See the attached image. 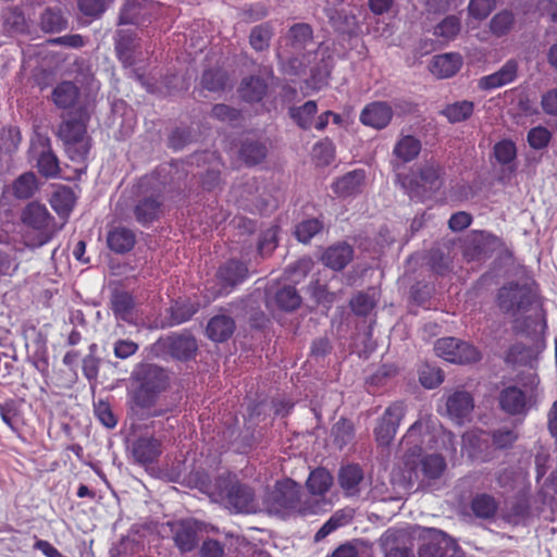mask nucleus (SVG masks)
<instances>
[{
  "label": "nucleus",
  "instance_id": "6e6d98bb",
  "mask_svg": "<svg viewBox=\"0 0 557 557\" xmlns=\"http://www.w3.org/2000/svg\"><path fill=\"white\" fill-rule=\"evenodd\" d=\"M267 154L265 146L257 141H245L240 148L242 161L247 165H256L264 161Z\"/></svg>",
  "mask_w": 557,
  "mask_h": 557
},
{
  "label": "nucleus",
  "instance_id": "b1692460",
  "mask_svg": "<svg viewBox=\"0 0 557 557\" xmlns=\"http://www.w3.org/2000/svg\"><path fill=\"white\" fill-rule=\"evenodd\" d=\"M38 145H40L41 150L39 152L36 151V147L34 146L30 149L33 154L37 153L35 160H37V170L41 176L46 178H54L59 175V161L58 157L51 151L50 143L48 138H40L38 140Z\"/></svg>",
  "mask_w": 557,
  "mask_h": 557
},
{
  "label": "nucleus",
  "instance_id": "7c9ffc66",
  "mask_svg": "<svg viewBox=\"0 0 557 557\" xmlns=\"http://www.w3.org/2000/svg\"><path fill=\"white\" fill-rule=\"evenodd\" d=\"M111 310L115 319L131 323L134 318V298L131 293L116 290L111 296Z\"/></svg>",
  "mask_w": 557,
  "mask_h": 557
},
{
  "label": "nucleus",
  "instance_id": "9b49d317",
  "mask_svg": "<svg viewBox=\"0 0 557 557\" xmlns=\"http://www.w3.org/2000/svg\"><path fill=\"white\" fill-rule=\"evenodd\" d=\"M239 206L252 214H267L276 209V202L272 196L258 185L257 180L251 178L242 186Z\"/></svg>",
  "mask_w": 557,
  "mask_h": 557
},
{
  "label": "nucleus",
  "instance_id": "c756f323",
  "mask_svg": "<svg viewBox=\"0 0 557 557\" xmlns=\"http://www.w3.org/2000/svg\"><path fill=\"white\" fill-rule=\"evenodd\" d=\"M267 83L261 76H249L242 79L239 86L240 99L248 103H257L264 99Z\"/></svg>",
  "mask_w": 557,
  "mask_h": 557
},
{
  "label": "nucleus",
  "instance_id": "bb28decb",
  "mask_svg": "<svg viewBox=\"0 0 557 557\" xmlns=\"http://www.w3.org/2000/svg\"><path fill=\"white\" fill-rule=\"evenodd\" d=\"M363 182L364 172L362 169H357L335 180V182L332 183V191H334L338 198H348L362 190Z\"/></svg>",
  "mask_w": 557,
  "mask_h": 557
},
{
  "label": "nucleus",
  "instance_id": "6ab92c4d",
  "mask_svg": "<svg viewBox=\"0 0 557 557\" xmlns=\"http://www.w3.org/2000/svg\"><path fill=\"white\" fill-rule=\"evenodd\" d=\"M392 120V109L388 103L384 101H373L363 107L361 114H359V122L364 126L374 129H383L389 125Z\"/></svg>",
  "mask_w": 557,
  "mask_h": 557
},
{
  "label": "nucleus",
  "instance_id": "ddd939ff",
  "mask_svg": "<svg viewBox=\"0 0 557 557\" xmlns=\"http://www.w3.org/2000/svg\"><path fill=\"white\" fill-rule=\"evenodd\" d=\"M403 417V403L397 401L386 407L382 418L379 419L376 428H374V438H376L379 446L386 447L391 444L397 434L398 425Z\"/></svg>",
  "mask_w": 557,
  "mask_h": 557
},
{
  "label": "nucleus",
  "instance_id": "052dcab7",
  "mask_svg": "<svg viewBox=\"0 0 557 557\" xmlns=\"http://www.w3.org/2000/svg\"><path fill=\"white\" fill-rule=\"evenodd\" d=\"M519 435L512 429L507 426L499 428L491 432L492 445L497 449H510Z\"/></svg>",
  "mask_w": 557,
  "mask_h": 557
},
{
  "label": "nucleus",
  "instance_id": "2f4dec72",
  "mask_svg": "<svg viewBox=\"0 0 557 557\" xmlns=\"http://www.w3.org/2000/svg\"><path fill=\"white\" fill-rule=\"evenodd\" d=\"M50 206L57 214L61 218H67L70 212L73 211L75 203V195L73 188L67 185H60L54 189L50 196Z\"/></svg>",
  "mask_w": 557,
  "mask_h": 557
},
{
  "label": "nucleus",
  "instance_id": "c9c22d12",
  "mask_svg": "<svg viewBox=\"0 0 557 557\" xmlns=\"http://www.w3.org/2000/svg\"><path fill=\"white\" fill-rule=\"evenodd\" d=\"M421 152V140L413 135H401L394 145L393 154L401 163H409L416 160Z\"/></svg>",
  "mask_w": 557,
  "mask_h": 557
},
{
  "label": "nucleus",
  "instance_id": "5701e85b",
  "mask_svg": "<svg viewBox=\"0 0 557 557\" xmlns=\"http://www.w3.org/2000/svg\"><path fill=\"white\" fill-rule=\"evenodd\" d=\"M138 50L139 42L137 41L136 33L123 29L116 32L115 53L124 67L134 65V55Z\"/></svg>",
  "mask_w": 557,
  "mask_h": 557
},
{
  "label": "nucleus",
  "instance_id": "2eb2a0df",
  "mask_svg": "<svg viewBox=\"0 0 557 557\" xmlns=\"http://www.w3.org/2000/svg\"><path fill=\"white\" fill-rule=\"evenodd\" d=\"M465 555L456 540L440 532L421 545L418 557H458Z\"/></svg>",
  "mask_w": 557,
  "mask_h": 557
},
{
  "label": "nucleus",
  "instance_id": "39448f33",
  "mask_svg": "<svg viewBox=\"0 0 557 557\" xmlns=\"http://www.w3.org/2000/svg\"><path fill=\"white\" fill-rule=\"evenodd\" d=\"M273 500L280 508L296 511L302 516L327 511V507L331 506V503L325 499H312L311 497L302 499L300 487L294 482L278 486Z\"/></svg>",
  "mask_w": 557,
  "mask_h": 557
},
{
  "label": "nucleus",
  "instance_id": "393cba45",
  "mask_svg": "<svg viewBox=\"0 0 557 557\" xmlns=\"http://www.w3.org/2000/svg\"><path fill=\"white\" fill-rule=\"evenodd\" d=\"M461 65V55L457 52H448L433 57L432 62H430V72L437 78L445 79L456 75Z\"/></svg>",
  "mask_w": 557,
  "mask_h": 557
},
{
  "label": "nucleus",
  "instance_id": "e2e57ef3",
  "mask_svg": "<svg viewBox=\"0 0 557 557\" xmlns=\"http://www.w3.org/2000/svg\"><path fill=\"white\" fill-rule=\"evenodd\" d=\"M550 132L544 126H534L527 135L528 145L535 150L545 149L550 143Z\"/></svg>",
  "mask_w": 557,
  "mask_h": 557
},
{
  "label": "nucleus",
  "instance_id": "412c9836",
  "mask_svg": "<svg viewBox=\"0 0 557 557\" xmlns=\"http://www.w3.org/2000/svg\"><path fill=\"white\" fill-rule=\"evenodd\" d=\"M445 407H447L449 418L461 424L469 419L473 410V397L469 392L455 391L447 397Z\"/></svg>",
  "mask_w": 557,
  "mask_h": 557
},
{
  "label": "nucleus",
  "instance_id": "09e8293b",
  "mask_svg": "<svg viewBox=\"0 0 557 557\" xmlns=\"http://www.w3.org/2000/svg\"><path fill=\"white\" fill-rule=\"evenodd\" d=\"M324 224L323 220L320 218H311L300 221V223L295 226L296 240L308 244L312 240V237L323 232Z\"/></svg>",
  "mask_w": 557,
  "mask_h": 557
},
{
  "label": "nucleus",
  "instance_id": "ea45409f",
  "mask_svg": "<svg viewBox=\"0 0 557 557\" xmlns=\"http://www.w3.org/2000/svg\"><path fill=\"white\" fill-rule=\"evenodd\" d=\"M69 22L60 8H46L40 15V28L48 34H54L65 30Z\"/></svg>",
  "mask_w": 557,
  "mask_h": 557
},
{
  "label": "nucleus",
  "instance_id": "473e14b6",
  "mask_svg": "<svg viewBox=\"0 0 557 557\" xmlns=\"http://www.w3.org/2000/svg\"><path fill=\"white\" fill-rule=\"evenodd\" d=\"M172 540H174L175 547L178 548V552L182 554L190 553L196 548V545H198V531L191 523L181 522L177 524V528H175Z\"/></svg>",
  "mask_w": 557,
  "mask_h": 557
},
{
  "label": "nucleus",
  "instance_id": "e433bc0d",
  "mask_svg": "<svg viewBox=\"0 0 557 557\" xmlns=\"http://www.w3.org/2000/svg\"><path fill=\"white\" fill-rule=\"evenodd\" d=\"M307 488L310 492L311 497H320L324 499L325 493H327L333 485V476L330 471L318 468L311 471L307 479Z\"/></svg>",
  "mask_w": 557,
  "mask_h": 557
},
{
  "label": "nucleus",
  "instance_id": "4468645a",
  "mask_svg": "<svg viewBox=\"0 0 557 557\" xmlns=\"http://www.w3.org/2000/svg\"><path fill=\"white\" fill-rule=\"evenodd\" d=\"M154 13L152 0H126L120 11L119 24L143 26L151 23Z\"/></svg>",
  "mask_w": 557,
  "mask_h": 557
},
{
  "label": "nucleus",
  "instance_id": "a19ab883",
  "mask_svg": "<svg viewBox=\"0 0 557 557\" xmlns=\"http://www.w3.org/2000/svg\"><path fill=\"white\" fill-rule=\"evenodd\" d=\"M3 34H23L27 24L23 12L17 8H5L1 13Z\"/></svg>",
  "mask_w": 557,
  "mask_h": 557
},
{
  "label": "nucleus",
  "instance_id": "f03ea898",
  "mask_svg": "<svg viewBox=\"0 0 557 557\" xmlns=\"http://www.w3.org/2000/svg\"><path fill=\"white\" fill-rule=\"evenodd\" d=\"M211 496L239 513H249L255 509V493L252 487L238 481L231 473L221 474L211 485Z\"/></svg>",
  "mask_w": 557,
  "mask_h": 557
},
{
  "label": "nucleus",
  "instance_id": "f704fd0d",
  "mask_svg": "<svg viewBox=\"0 0 557 557\" xmlns=\"http://www.w3.org/2000/svg\"><path fill=\"white\" fill-rule=\"evenodd\" d=\"M425 430L426 425L421 420H417L410 425L400 442V447L406 449L405 455H421Z\"/></svg>",
  "mask_w": 557,
  "mask_h": 557
},
{
  "label": "nucleus",
  "instance_id": "c85d7f7f",
  "mask_svg": "<svg viewBox=\"0 0 557 557\" xmlns=\"http://www.w3.org/2000/svg\"><path fill=\"white\" fill-rule=\"evenodd\" d=\"M235 322L230 315H215L210 318L206 326V335L210 341L224 343L234 334Z\"/></svg>",
  "mask_w": 557,
  "mask_h": 557
},
{
  "label": "nucleus",
  "instance_id": "a878e982",
  "mask_svg": "<svg viewBox=\"0 0 557 557\" xmlns=\"http://www.w3.org/2000/svg\"><path fill=\"white\" fill-rule=\"evenodd\" d=\"M352 260V248L345 242H338L323 251L322 262L327 269L341 271Z\"/></svg>",
  "mask_w": 557,
  "mask_h": 557
},
{
  "label": "nucleus",
  "instance_id": "4be33fe9",
  "mask_svg": "<svg viewBox=\"0 0 557 557\" xmlns=\"http://www.w3.org/2000/svg\"><path fill=\"white\" fill-rule=\"evenodd\" d=\"M216 277L222 287L233 288L249 277V270L245 262L231 259L221 264L220 269H218Z\"/></svg>",
  "mask_w": 557,
  "mask_h": 557
},
{
  "label": "nucleus",
  "instance_id": "3c124183",
  "mask_svg": "<svg viewBox=\"0 0 557 557\" xmlns=\"http://www.w3.org/2000/svg\"><path fill=\"white\" fill-rule=\"evenodd\" d=\"M460 18L455 15H449L445 16V18L436 25L433 35H435L441 44H447L456 39L457 35L460 33Z\"/></svg>",
  "mask_w": 557,
  "mask_h": 557
},
{
  "label": "nucleus",
  "instance_id": "9d476101",
  "mask_svg": "<svg viewBox=\"0 0 557 557\" xmlns=\"http://www.w3.org/2000/svg\"><path fill=\"white\" fill-rule=\"evenodd\" d=\"M198 344L191 334L174 333L164 338H159L154 344L158 356L169 355L171 358L186 362L195 358Z\"/></svg>",
  "mask_w": 557,
  "mask_h": 557
},
{
  "label": "nucleus",
  "instance_id": "69168bd1",
  "mask_svg": "<svg viewBox=\"0 0 557 557\" xmlns=\"http://www.w3.org/2000/svg\"><path fill=\"white\" fill-rule=\"evenodd\" d=\"M211 117L220 122L235 123L242 119V112L235 107L216 103L211 108Z\"/></svg>",
  "mask_w": 557,
  "mask_h": 557
},
{
  "label": "nucleus",
  "instance_id": "0eeeda50",
  "mask_svg": "<svg viewBox=\"0 0 557 557\" xmlns=\"http://www.w3.org/2000/svg\"><path fill=\"white\" fill-rule=\"evenodd\" d=\"M22 222L37 232L33 240L35 247L48 244L54 236V219L44 205L37 202L26 205L22 211Z\"/></svg>",
  "mask_w": 557,
  "mask_h": 557
},
{
  "label": "nucleus",
  "instance_id": "0e129e2a",
  "mask_svg": "<svg viewBox=\"0 0 557 557\" xmlns=\"http://www.w3.org/2000/svg\"><path fill=\"white\" fill-rule=\"evenodd\" d=\"M277 245V226H272L260 234L259 245H257V249H259V253L261 258H265L272 253L274 249H276Z\"/></svg>",
  "mask_w": 557,
  "mask_h": 557
},
{
  "label": "nucleus",
  "instance_id": "a211bd4d",
  "mask_svg": "<svg viewBox=\"0 0 557 557\" xmlns=\"http://www.w3.org/2000/svg\"><path fill=\"white\" fill-rule=\"evenodd\" d=\"M493 236L484 231H474L463 242L461 255L468 262L481 261L487 258Z\"/></svg>",
  "mask_w": 557,
  "mask_h": 557
},
{
  "label": "nucleus",
  "instance_id": "dca6fc26",
  "mask_svg": "<svg viewBox=\"0 0 557 557\" xmlns=\"http://www.w3.org/2000/svg\"><path fill=\"white\" fill-rule=\"evenodd\" d=\"M131 455L136 465L149 467L160 458L161 441L153 436H140L133 441Z\"/></svg>",
  "mask_w": 557,
  "mask_h": 557
},
{
  "label": "nucleus",
  "instance_id": "1a4fd4ad",
  "mask_svg": "<svg viewBox=\"0 0 557 557\" xmlns=\"http://www.w3.org/2000/svg\"><path fill=\"white\" fill-rule=\"evenodd\" d=\"M435 354L437 357L456 364H471L481 359L480 350L474 345L455 337L436 341Z\"/></svg>",
  "mask_w": 557,
  "mask_h": 557
},
{
  "label": "nucleus",
  "instance_id": "aec40b11",
  "mask_svg": "<svg viewBox=\"0 0 557 557\" xmlns=\"http://www.w3.org/2000/svg\"><path fill=\"white\" fill-rule=\"evenodd\" d=\"M519 71V64L515 59H510L499 67L498 71L484 75L479 79L480 90H494L515 82Z\"/></svg>",
  "mask_w": 557,
  "mask_h": 557
},
{
  "label": "nucleus",
  "instance_id": "7ed1b4c3",
  "mask_svg": "<svg viewBox=\"0 0 557 557\" xmlns=\"http://www.w3.org/2000/svg\"><path fill=\"white\" fill-rule=\"evenodd\" d=\"M403 478L409 483L419 482L430 485L431 482L442 478L446 470L445 458L441 454H405L401 458Z\"/></svg>",
  "mask_w": 557,
  "mask_h": 557
},
{
  "label": "nucleus",
  "instance_id": "a18cd8bd",
  "mask_svg": "<svg viewBox=\"0 0 557 557\" xmlns=\"http://www.w3.org/2000/svg\"><path fill=\"white\" fill-rule=\"evenodd\" d=\"M312 27L307 23H296L288 28V40L296 51L305 50L308 45L312 44Z\"/></svg>",
  "mask_w": 557,
  "mask_h": 557
},
{
  "label": "nucleus",
  "instance_id": "cd10ccee",
  "mask_svg": "<svg viewBox=\"0 0 557 557\" xmlns=\"http://www.w3.org/2000/svg\"><path fill=\"white\" fill-rule=\"evenodd\" d=\"M108 248L116 255H124L133 249L136 244L134 232L124 226H115L108 232Z\"/></svg>",
  "mask_w": 557,
  "mask_h": 557
},
{
  "label": "nucleus",
  "instance_id": "79ce46f5",
  "mask_svg": "<svg viewBox=\"0 0 557 557\" xmlns=\"http://www.w3.org/2000/svg\"><path fill=\"white\" fill-rule=\"evenodd\" d=\"M428 264L436 275L444 277L453 271V257L449 251L441 248H433L429 251Z\"/></svg>",
  "mask_w": 557,
  "mask_h": 557
},
{
  "label": "nucleus",
  "instance_id": "f3484780",
  "mask_svg": "<svg viewBox=\"0 0 557 557\" xmlns=\"http://www.w3.org/2000/svg\"><path fill=\"white\" fill-rule=\"evenodd\" d=\"M498 405L507 416H523L528 411L527 394L517 386H506L498 394Z\"/></svg>",
  "mask_w": 557,
  "mask_h": 557
},
{
  "label": "nucleus",
  "instance_id": "423d86ee",
  "mask_svg": "<svg viewBox=\"0 0 557 557\" xmlns=\"http://www.w3.org/2000/svg\"><path fill=\"white\" fill-rule=\"evenodd\" d=\"M535 293L529 284L510 282L496 293V306L499 310L511 315L528 312L534 305Z\"/></svg>",
  "mask_w": 557,
  "mask_h": 557
},
{
  "label": "nucleus",
  "instance_id": "4d7b16f0",
  "mask_svg": "<svg viewBox=\"0 0 557 557\" xmlns=\"http://www.w3.org/2000/svg\"><path fill=\"white\" fill-rule=\"evenodd\" d=\"M512 25H515V14L511 11L503 10L492 16L488 28L492 34L502 37L511 30Z\"/></svg>",
  "mask_w": 557,
  "mask_h": 557
},
{
  "label": "nucleus",
  "instance_id": "338daca9",
  "mask_svg": "<svg viewBox=\"0 0 557 557\" xmlns=\"http://www.w3.org/2000/svg\"><path fill=\"white\" fill-rule=\"evenodd\" d=\"M20 411L15 400L7 399L4 403H0V417L3 423L14 433L18 432L15 425V419L18 418Z\"/></svg>",
  "mask_w": 557,
  "mask_h": 557
},
{
  "label": "nucleus",
  "instance_id": "58836bf2",
  "mask_svg": "<svg viewBox=\"0 0 557 557\" xmlns=\"http://www.w3.org/2000/svg\"><path fill=\"white\" fill-rule=\"evenodd\" d=\"M78 88L70 81H62L52 90V101L57 108L69 109L73 108L78 99Z\"/></svg>",
  "mask_w": 557,
  "mask_h": 557
},
{
  "label": "nucleus",
  "instance_id": "774afa93",
  "mask_svg": "<svg viewBox=\"0 0 557 557\" xmlns=\"http://www.w3.org/2000/svg\"><path fill=\"white\" fill-rule=\"evenodd\" d=\"M374 306V299L367 293H358V295L350 299L351 311H354L358 317H366L370 314Z\"/></svg>",
  "mask_w": 557,
  "mask_h": 557
},
{
  "label": "nucleus",
  "instance_id": "680f3d73",
  "mask_svg": "<svg viewBox=\"0 0 557 557\" xmlns=\"http://www.w3.org/2000/svg\"><path fill=\"white\" fill-rule=\"evenodd\" d=\"M494 157L500 165H509L516 160V145L510 139H503L494 146Z\"/></svg>",
  "mask_w": 557,
  "mask_h": 557
},
{
  "label": "nucleus",
  "instance_id": "8fccbe9b",
  "mask_svg": "<svg viewBox=\"0 0 557 557\" xmlns=\"http://www.w3.org/2000/svg\"><path fill=\"white\" fill-rule=\"evenodd\" d=\"M227 84V72L222 67H213L202 72L201 86L211 92L225 90Z\"/></svg>",
  "mask_w": 557,
  "mask_h": 557
},
{
  "label": "nucleus",
  "instance_id": "f257e3e1",
  "mask_svg": "<svg viewBox=\"0 0 557 557\" xmlns=\"http://www.w3.org/2000/svg\"><path fill=\"white\" fill-rule=\"evenodd\" d=\"M139 199L133 207V215L140 226H148L159 220L166 183L159 172H152L139 180Z\"/></svg>",
  "mask_w": 557,
  "mask_h": 557
},
{
  "label": "nucleus",
  "instance_id": "c03bdc74",
  "mask_svg": "<svg viewBox=\"0 0 557 557\" xmlns=\"http://www.w3.org/2000/svg\"><path fill=\"white\" fill-rule=\"evenodd\" d=\"M37 189L38 181L34 172H25L13 182V195L16 199L28 200Z\"/></svg>",
  "mask_w": 557,
  "mask_h": 557
},
{
  "label": "nucleus",
  "instance_id": "864d4df0",
  "mask_svg": "<svg viewBox=\"0 0 557 557\" xmlns=\"http://www.w3.org/2000/svg\"><path fill=\"white\" fill-rule=\"evenodd\" d=\"M199 306L191 301H174L170 307L171 325H182L198 312Z\"/></svg>",
  "mask_w": 557,
  "mask_h": 557
},
{
  "label": "nucleus",
  "instance_id": "20e7f679",
  "mask_svg": "<svg viewBox=\"0 0 557 557\" xmlns=\"http://www.w3.org/2000/svg\"><path fill=\"white\" fill-rule=\"evenodd\" d=\"M58 138L64 143L65 153L73 162L85 164L90 144L86 135V123L82 117H70L58 127Z\"/></svg>",
  "mask_w": 557,
  "mask_h": 557
},
{
  "label": "nucleus",
  "instance_id": "de8ad7c7",
  "mask_svg": "<svg viewBox=\"0 0 557 557\" xmlns=\"http://www.w3.org/2000/svg\"><path fill=\"white\" fill-rule=\"evenodd\" d=\"M441 113L449 123L457 124L472 116L473 102L469 100L456 101L442 109Z\"/></svg>",
  "mask_w": 557,
  "mask_h": 557
},
{
  "label": "nucleus",
  "instance_id": "49530a36",
  "mask_svg": "<svg viewBox=\"0 0 557 557\" xmlns=\"http://www.w3.org/2000/svg\"><path fill=\"white\" fill-rule=\"evenodd\" d=\"M272 37V24L264 22L252 27L251 33H249V45H251L253 51L262 52L269 48Z\"/></svg>",
  "mask_w": 557,
  "mask_h": 557
},
{
  "label": "nucleus",
  "instance_id": "72a5a7b5",
  "mask_svg": "<svg viewBox=\"0 0 557 557\" xmlns=\"http://www.w3.org/2000/svg\"><path fill=\"white\" fill-rule=\"evenodd\" d=\"M469 507H471V511L474 517L481 520H492L496 516L499 503H497L495 496L486 493H480L472 497Z\"/></svg>",
  "mask_w": 557,
  "mask_h": 557
},
{
  "label": "nucleus",
  "instance_id": "f8f14e48",
  "mask_svg": "<svg viewBox=\"0 0 557 557\" xmlns=\"http://www.w3.org/2000/svg\"><path fill=\"white\" fill-rule=\"evenodd\" d=\"M442 168L435 161H430L418 169L417 173L403 177V187L410 195H418L420 188L437 189L441 186Z\"/></svg>",
  "mask_w": 557,
  "mask_h": 557
},
{
  "label": "nucleus",
  "instance_id": "4c0bfd02",
  "mask_svg": "<svg viewBox=\"0 0 557 557\" xmlns=\"http://www.w3.org/2000/svg\"><path fill=\"white\" fill-rule=\"evenodd\" d=\"M363 479L362 469L357 465H349L339 469L338 483L347 496H355L359 492V483Z\"/></svg>",
  "mask_w": 557,
  "mask_h": 557
},
{
  "label": "nucleus",
  "instance_id": "13d9d810",
  "mask_svg": "<svg viewBox=\"0 0 557 557\" xmlns=\"http://www.w3.org/2000/svg\"><path fill=\"white\" fill-rule=\"evenodd\" d=\"M418 376H420L422 387L426 389H433L443 382L442 369L430 366L429 363L422 364L420 370H418Z\"/></svg>",
  "mask_w": 557,
  "mask_h": 557
},
{
  "label": "nucleus",
  "instance_id": "6e6552de",
  "mask_svg": "<svg viewBox=\"0 0 557 557\" xmlns=\"http://www.w3.org/2000/svg\"><path fill=\"white\" fill-rule=\"evenodd\" d=\"M140 385L136 392V404L139 407H149L157 394L163 392L168 387L169 377L166 372L154 364H146L140 369Z\"/></svg>",
  "mask_w": 557,
  "mask_h": 557
},
{
  "label": "nucleus",
  "instance_id": "603ef678",
  "mask_svg": "<svg viewBox=\"0 0 557 557\" xmlns=\"http://www.w3.org/2000/svg\"><path fill=\"white\" fill-rule=\"evenodd\" d=\"M332 437H334V445L338 449L352 443L355 440V425L346 418H339L334 425H332Z\"/></svg>",
  "mask_w": 557,
  "mask_h": 557
},
{
  "label": "nucleus",
  "instance_id": "37998d69",
  "mask_svg": "<svg viewBox=\"0 0 557 557\" xmlns=\"http://www.w3.org/2000/svg\"><path fill=\"white\" fill-rule=\"evenodd\" d=\"M317 113V103L313 100H308L300 107H292L288 109V116L293 122L300 127V129H309L312 127V119Z\"/></svg>",
  "mask_w": 557,
  "mask_h": 557
},
{
  "label": "nucleus",
  "instance_id": "5fc2aeb1",
  "mask_svg": "<svg viewBox=\"0 0 557 557\" xmlns=\"http://www.w3.org/2000/svg\"><path fill=\"white\" fill-rule=\"evenodd\" d=\"M275 304L280 309L290 312L300 307L301 297L294 286H284L275 293Z\"/></svg>",
  "mask_w": 557,
  "mask_h": 557
},
{
  "label": "nucleus",
  "instance_id": "bf43d9fd",
  "mask_svg": "<svg viewBox=\"0 0 557 557\" xmlns=\"http://www.w3.org/2000/svg\"><path fill=\"white\" fill-rule=\"evenodd\" d=\"M349 520L348 516L344 513V510H337V512L332 515L331 518L323 523L322 528L318 530V533L314 535V540L318 542L321 541L337 529L346 525Z\"/></svg>",
  "mask_w": 557,
  "mask_h": 557
}]
</instances>
